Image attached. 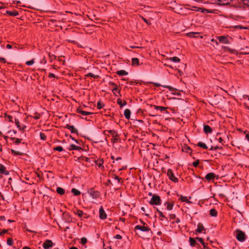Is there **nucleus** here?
Segmentation results:
<instances>
[{
    "label": "nucleus",
    "instance_id": "nucleus-1",
    "mask_svg": "<svg viewBox=\"0 0 249 249\" xmlns=\"http://www.w3.org/2000/svg\"><path fill=\"white\" fill-rule=\"evenodd\" d=\"M236 239L240 242H244L246 239V235L242 231L237 229L235 231Z\"/></svg>",
    "mask_w": 249,
    "mask_h": 249
},
{
    "label": "nucleus",
    "instance_id": "nucleus-2",
    "mask_svg": "<svg viewBox=\"0 0 249 249\" xmlns=\"http://www.w3.org/2000/svg\"><path fill=\"white\" fill-rule=\"evenodd\" d=\"M108 88L112 91L115 96H117V93L120 94L121 89H119L118 85L113 82L110 81L108 84Z\"/></svg>",
    "mask_w": 249,
    "mask_h": 249
},
{
    "label": "nucleus",
    "instance_id": "nucleus-3",
    "mask_svg": "<svg viewBox=\"0 0 249 249\" xmlns=\"http://www.w3.org/2000/svg\"><path fill=\"white\" fill-rule=\"evenodd\" d=\"M161 199L159 196L153 195L149 201V204L151 205H160L161 204Z\"/></svg>",
    "mask_w": 249,
    "mask_h": 249
},
{
    "label": "nucleus",
    "instance_id": "nucleus-4",
    "mask_svg": "<svg viewBox=\"0 0 249 249\" xmlns=\"http://www.w3.org/2000/svg\"><path fill=\"white\" fill-rule=\"evenodd\" d=\"M167 175L169 179H170L172 181H173L174 182H178V179L177 178H176L175 176V175L173 174V171H172V169H169L167 170Z\"/></svg>",
    "mask_w": 249,
    "mask_h": 249
},
{
    "label": "nucleus",
    "instance_id": "nucleus-5",
    "mask_svg": "<svg viewBox=\"0 0 249 249\" xmlns=\"http://www.w3.org/2000/svg\"><path fill=\"white\" fill-rule=\"evenodd\" d=\"M89 194L93 199H96L100 196V193L94 190L93 188H90L88 190Z\"/></svg>",
    "mask_w": 249,
    "mask_h": 249
},
{
    "label": "nucleus",
    "instance_id": "nucleus-6",
    "mask_svg": "<svg viewBox=\"0 0 249 249\" xmlns=\"http://www.w3.org/2000/svg\"><path fill=\"white\" fill-rule=\"evenodd\" d=\"M135 229L139 230L142 231H150V229L148 226H145V223L142 226L137 225L135 227Z\"/></svg>",
    "mask_w": 249,
    "mask_h": 249
},
{
    "label": "nucleus",
    "instance_id": "nucleus-7",
    "mask_svg": "<svg viewBox=\"0 0 249 249\" xmlns=\"http://www.w3.org/2000/svg\"><path fill=\"white\" fill-rule=\"evenodd\" d=\"M53 243L51 240H46L43 244V247L44 249H49L52 247Z\"/></svg>",
    "mask_w": 249,
    "mask_h": 249
},
{
    "label": "nucleus",
    "instance_id": "nucleus-8",
    "mask_svg": "<svg viewBox=\"0 0 249 249\" xmlns=\"http://www.w3.org/2000/svg\"><path fill=\"white\" fill-rule=\"evenodd\" d=\"M76 112L83 116H86L93 114L92 112L83 110L82 107H78L76 109Z\"/></svg>",
    "mask_w": 249,
    "mask_h": 249
},
{
    "label": "nucleus",
    "instance_id": "nucleus-9",
    "mask_svg": "<svg viewBox=\"0 0 249 249\" xmlns=\"http://www.w3.org/2000/svg\"><path fill=\"white\" fill-rule=\"evenodd\" d=\"M216 177L215 174L213 173H209L207 174L205 177V178L208 181H210L211 180H213Z\"/></svg>",
    "mask_w": 249,
    "mask_h": 249
},
{
    "label": "nucleus",
    "instance_id": "nucleus-10",
    "mask_svg": "<svg viewBox=\"0 0 249 249\" xmlns=\"http://www.w3.org/2000/svg\"><path fill=\"white\" fill-rule=\"evenodd\" d=\"M99 217L101 219H105L107 218V214L103 209V207L101 206L99 209Z\"/></svg>",
    "mask_w": 249,
    "mask_h": 249
},
{
    "label": "nucleus",
    "instance_id": "nucleus-11",
    "mask_svg": "<svg viewBox=\"0 0 249 249\" xmlns=\"http://www.w3.org/2000/svg\"><path fill=\"white\" fill-rule=\"evenodd\" d=\"M0 172L4 175H8L9 174L6 167L2 164H0Z\"/></svg>",
    "mask_w": 249,
    "mask_h": 249
},
{
    "label": "nucleus",
    "instance_id": "nucleus-12",
    "mask_svg": "<svg viewBox=\"0 0 249 249\" xmlns=\"http://www.w3.org/2000/svg\"><path fill=\"white\" fill-rule=\"evenodd\" d=\"M217 39L221 43L224 44H228L229 40L228 38L225 36H219L217 37Z\"/></svg>",
    "mask_w": 249,
    "mask_h": 249
},
{
    "label": "nucleus",
    "instance_id": "nucleus-13",
    "mask_svg": "<svg viewBox=\"0 0 249 249\" xmlns=\"http://www.w3.org/2000/svg\"><path fill=\"white\" fill-rule=\"evenodd\" d=\"M65 128L69 129L72 133H78V130L76 129L73 125H70L67 124Z\"/></svg>",
    "mask_w": 249,
    "mask_h": 249
},
{
    "label": "nucleus",
    "instance_id": "nucleus-14",
    "mask_svg": "<svg viewBox=\"0 0 249 249\" xmlns=\"http://www.w3.org/2000/svg\"><path fill=\"white\" fill-rule=\"evenodd\" d=\"M205 231L204 227L202 223H198L197 226V229L196 230V232L201 233Z\"/></svg>",
    "mask_w": 249,
    "mask_h": 249
},
{
    "label": "nucleus",
    "instance_id": "nucleus-15",
    "mask_svg": "<svg viewBox=\"0 0 249 249\" xmlns=\"http://www.w3.org/2000/svg\"><path fill=\"white\" fill-rule=\"evenodd\" d=\"M107 133L110 134L112 137V138H115L118 137L117 133L114 130H105L104 131V133L106 134Z\"/></svg>",
    "mask_w": 249,
    "mask_h": 249
},
{
    "label": "nucleus",
    "instance_id": "nucleus-16",
    "mask_svg": "<svg viewBox=\"0 0 249 249\" xmlns=\"http://www.w3.org/2000/svg\"><path fill=\"white\" fill-rule=\"evenodd\" d=\"M131 65L133 67L139 66L140 65L139 59L137 58H133L132 59Z\"/></svg>",
    "mask_w": 249,
    "mask_h": 249
},
{
    "label": "nucleus",
    "instance_id": "nucleus-17",
    "mask_svg": "<svg viewBox=\"0 0 249 249\" xmlns=\"http://www.w3.org/2000/svg\"><path fill=\"white\" fill-rule=\"evenodd\" d=\"M196 240H197L196 239V238H192V237H190L189 238V242H190V244L191 246L194 247V246H196V245H198L199 246V244L196 243V241H197Z\"/></svg>",
    "mask_w": 249,
    "mask_h": 249
},
{
    "label": "nucleus",
    "instance_id": "nucleus-18",
    "mask_svg": "<svg viewBox=\"0 0 249 249\" xmlns=\"http://www.w3.org/2000/svg\"><path fill=\"white\" fill-rule=\"evenodd\" d=\"M6 14L9 16H17L18 15L19 13L16 10L13 11H6Z\"/></svg>",
    "mask_w": 249,
    "mask_h": 249
},
{
    "label": "nucleus",
    "instance_id": "nucleus-19",
    "mask_svg": "<svg viewBox=\"0 0 249 249\" xmlns=\"http://www.w3.org/2000/svg\"><path fill=\"white\" fill-rule=\"evenodd\" d=\"M131 111L129 109H125L124 111V116L126 119H129L130 117Z\"/></svg>",
    "mask_w": 249,
    "mask_h": 249
},
{
    "label": "nucleus",
    "instance_id": "nucleus-20",
    "mask_svg": "<svg viewBox=\"0 0 249 249\" xmlns=\"http://www.w3.org/2000/svg\"><path fill=\"white\" fill-rule=\"evenodd\" d=\"M204 131L206 133H210L212 132V129L209 125H205L204 126Z\"/></svg>",
    "mask_w": 249,
    "mask_h": 249
},
{
    "label": "nucleus",
    "instance_id": "nucleus-21",
    "mask_svg": "<svg viewBox=\"0 0 249 249\" xmlns=\"http://www.w3.org/2000/svg\"><path fill=\"white\" fill-rule=\"evenodd\" d=\"M199 33L197 32H190L187 34V36L190 37H197Z\"/></svg>",
    "mask_w": 249,
    "mask_h": 249
},
{
    "label": "nucleus",
    "instance_id": "nucleus-22",
    "mask_svg": "<svg viewBox=\"0 0 249 249\" xmlns=\"http://www.w3.org/2000/svg\"><path fill=\"white\" fill-rule=\"evenodd\" d=\"M116 74L120 76L127 75L128 74V72L124 70H120L117 71L116 72Z\"/></svg>",
    "mask_w": 249,
    "mask_h": 249
},
{
    "label": "nucleus",
    "instance_id": "nucleus-23",
    "mask_svg": "<svg viewBox=\"0 0 249 249\" xmlns=\"http://www.w3.org/2000/svg\"><path fill=\"white\" fill-rule=\"evenodd\" d=\"M153 107H154V108L155 109H156V110L159 109L160 111H164V110H166V109L167 108V107H164L158 106H155V105H154Z\"/></svg>",
    "mask_w": 249,
    "mask_h": 249
},
{
    "label": "nucleus",
    "instance_id": "nucleus-24",
    "mask_svg": "<svg viewBox=\"0 0 249 249\" xmlns=\"http://www.w3.org/2000/svg\"><path fill=\"white\" fill-rule=\"evenodd\" d=\"M210 214L212 216H216L217 215V212L215 209H211L210 210Z\"/></svg>",
    "mask_w": 249,
    "mask_h": 249
},
{
    "label": "nucleus",
    "instance_id": "nucleus-25",
    "mask_svg": "<svg viewBox=\"0 0 249 249\" xmlns=\"http://www.w3.org/2000/svg\"><path fill=\"white\" fill-rule=\"evenodd\" d=\"M11 151L12 154L15 156H18V155L21 156V155H23V153L19 152V151H16L14 149H11Z\"/></svg>",
    "mask_w": 249,
    "mask_h": 249
},
{
    "label": "nucleus",
    "instance_id": "nucleus-26",
    "mask_svg": "<svg viewBox=\"0 0 249 249\" xmlns=\"http://www.w3.org/2000/svg\"><path fill=\"white\" fill-rule=\"evenodd\" d=\"M56 192L60 195H63L65 194V190L62 188L57 187Z\"/></svg>",
    "mask_w": 249,
    "mask_h": 249
},
{
    "label": "nucleus",
    "instance_id": "nucleus-27",
    "mask_svg": "<svg viewBox=\"0 0 249 249\" xmlns=\"http://www.w3.org/2000/svg\"><path fill=\"white\" fill-rule=\"evenodd\" d=\"M118 104H119L121 107H123L124 106H125L127 104V103L126 101H124V102H122V100L121 99L119 98L117 100Z\"/></svg>",
    "mask_w": 249,
    "mask_h": 249
},
{
    "label": "nucleus",
    "instance_id": "nucleus-28",
    "mask_svg": "<svg viewBox=\"0 0 249 249\" xmlns=\"http://www.w3.org/2000/svg\"><path fill=\"white\" fill-rule=\"evenodd\" d=\"M197 146H199L200 147H201L204 149H208V146L206 145V144L203 142H199L197 144Z\"/></svg>",
    "mask_w": 249,
    "mask_h": 249
},
{
    "label": "nucleus",
    "instance_id": "nucleus-29",
    "mask_svg": "<svg viewBox=\"0 0 249 249\" xmlns=\"http://www.w3.org/2000/svg\"><path fill=\"white\" fill-rule=\"evenodd\" d=\"M95 163H96V164L99 167H101L104 163L103 160V159H99L96 161Z\"/></svg>",
    "mask_w": 249,
    "mask_h": 249
},
{
    "label": "nucleus",
    "instance_id": "nucleus-30",
    "mask_svg": "<svg viewBox=\"0 0 249 249\" xmlns=\"http://www.w3.org/2000/svg\"><path fill=\"white\" fill-rule=\"evenodd\" d=\"M165 205H166V208L168 210H172L173 208V204L168 202H165Z\"/></svg>",
    "mask_w": 249,
    "mask_h": 249
},
{
    "label": "nucleus",
    "instance_id": "nucleus-31",
    "mask_svg": "<svg viewBox=\"0 0 249 249\" xmlns=\"http://www.w3.org/2000/svg\"><path fill=\"white\" fill-rule=\"evenodd\" d=\"M81 149V148L80 146H78L74 145V144H71V148L70 149V150H79Z\"/></svg>",
    "mask_w": 249,
    "mask_h": 249
},
{
    "label": "nucleus",
    "instance_id": "nucleus-32",
    "mask_svg": "<svg viewBox=\"0 0 249 249\" xmlns=\"http://www.w3.org/2000/svg\"><path fill=\"white\" fill-rule=\"evenodd\" d=\"M71 192L75 196H78V195H80V194H81L80 192L75 188H72L71 190Z\"/></svg>",
    "mask_w": 249,
    "mask_h": 249
},
{
    "label": "nucleus",
    "instance_id": "nucleus-33",
    "mask_svg": "<svg viewBox=\"0 0 249 249\" xmlns=\"http://www.w3.org/2000/svg\"><path fill=\"white\" fill-rule=\"evenodd\" d=\"M86 77H93L95 79L96 78H98L99 77V75H94L93 74V73H88V74H87L86 75H85Z\"/></svg>",
    "mask_w": 249,
    "mask_h": 249
},
{
    "label": "nucleus",
    "instance_id": "nucleus-34",
    "mask_svg": "<svg viewBox=\"0 0 249 249\" xmlns=\"http://www.w3.org/2000/svg\"><path fill=\"white\" fill-rule=\"evenodd\" d=\"M180 200L182 201V202H185L187 203H191V201H190L187 198L186 196H181L180 197Z\"/></svg>",
    "mask_w": 249,
    "mask_h": 249
},
{
    "label": "nucleus",
    "instance_id": "nucleus-35",
    "mask_svg": "<svg viewBox=\"0 0 249 249\" xmlns=\"http://www.w3.org/2000/svg\"><path fill=\"white\" fill-rule=\"evenodd\" d=\"M104 107V104L100 101H98L97 104V107L98 109H100Z\"/></svg>",
    "mask_w": 249,
    "mask_h": 249
},
{
    "label": "nucleus",
    "instance_id": "nucleus-36",
    "mask_svg": "<svg viewBox=\"0 0 249 249\" xmlns=\"http://www.w3.org/2000/svg\"><path fill=\"white\" fill-rule=\"evenodd\" d=\"M53 150L54 151H58L59 152H61L64 150L63 147L61 146H56L53 148Z\"/></svg>",
    "mask_w": 249,
    "mask_h": 249
},
{
    "label": "nucleus",
    "instance_id": "nucleus-37",
    "mask_svg": "<svg viewBox=\"0 0 249 249\" xmlns=\"http://www.w3.org/2000/svg\"><path fill=\"white\" fill-rule=\"evenodd\" d=\"M75 214L78 215L79 217H82V216L84 215V213L82 211L78 210L76 211Z\"/></svg>",
    "mask_w": 249,
    "mask_h": 249
},
{
    "label": "nucleus",
    "instance_id": "nucleus-38",
    "mask_svg": "<svg viewBox=\"0 0 249 249\" xmlns=\"http://www.w3.org/2000/svg\"><path fill=\"white\" fill-rule=\"evenodd\" d=\"M88 240L86 237H83L81 238L80 243L82 245H85L87 243Z\"/></svg>",
    "mask_w": 249,
    "mask_h": 249
},
{
    "label": "nucleus",
    "instance_id": "nucleus-39",
    "mask_svg": "<svg viewBox=\"0 0 249 249\" xmlns=\"http://www.w3.org/2000/svg\"><path fill=\"white\" fill-rule=\"evenodd\" d=\"M112 178H114L115 179H117L118 183L122 182V179L120 178H119L118 176L116 175H112Z\"/></svg>",
    "mask_w": 249,
    "mask_h": 249
},
{
    "label": "nucleus",
    "instance_id": "nucleus-40",
    "mask_svg": "<svg viewBox=\"0 0 249 249\" xmlns=\"http://www.w3.org/2000/svg\"><path fill=\"white\" fill-rule=\"evenodd\" d=\"M170 60L173 61L174 62H178L180 61L179 58L177 56L171 57L170 58Z\"/></svg>",
    "mask_w": 249,
    "mask_h": 249
},
{
    "label": "nucleus",
    "instance_id": "nucleus-41",
    "mask_svg": "<svg viewBox=\"0 0 249 249\" xmlns=\"http://www.w3.org/2000/svg\"><path fill=\"white\" fill-rule=\"evenodd\" d=\"M11 139L12 140H15V141L14 142V143L16 144H18L20 142H21L22 139H18V138H12Z\"/></svg>",
    "mask_w": 249,
    "mask_h": 249
},
{
    "label": "nucleus",
    "instance_id": "nucleus-42",
    "mask_svg": "<svg viewBox=\"0 0 249 249\" xmlns=\"http://www.w3.org/2000/svg\"><path fill=\"white\" fill-rule=\"evenodd\" d=\"M40 137L41 140L45 141L46 139V135L43 133H40Z\"/></svg>",
    "mask_w": 249,
    "mask_h": 249
},
{
    "label": "nucleus",
    "instance_id": "nucleus-43",
    "mask_svg": "<svg viewBox=\"0 0 249 249\" xmlns=\"http://www.w3.org/2000/svg\"><path fill=\"white\" fill-rule=\"evenodd\" d=\"M7 243L9 246H12L13 244V240L12 238H8L7 240Z\"/></svg>",
    "mask_w": 249,
    "mask_h": 249
},
{
    "label": "nucleus",
    "instance_id": "nucleus-44",
    "mask_svg": "<svg viewBox=\"0 0 249 249\" xmlns=\"http://www.w3.org/2000/svg\"><path fill=\"white\" fill-rule=\"evenodd\" d=\"M163 87L169 89V90L171 91H173L176 90V89L175 88H174L170 86H163Z\"/></svg>",
    "mask_w": 249,
    "mask_h": 249
},
{
    "label": "nucleus",
    "instance_id": "nucleus-45",
    "mask_svg": "<svg viewBox=\"0 0 249 249\" xmlns=\"http://www.w3.org/2000/svg\"><path fill=\"white\" fill-rule=\"evenodd\" d=\"M35 62L34 59H32L31 60L28 61L26 62V64L28 66H31L33 65Z\"/></svg>",
    "mask_w": 249,
    "mask_h": 249
},
{
    "label": "nucleus",
    "instance_id": "nucleus-46",
    "mask_svg": "<svg viewBox=\"0 0 249 249\" xmlns=\"http://www.w3.org/2000/svg\"><path fill=\"white\" fill-rule=\"evenodd\" d=\"M222 148V147H218V146H212L211 148L210 149V150H216L218 149H221Z\"/></svg>",
    "mask_w": 249,
    "mask_h": 249
},
{
    "label": "nucleus",
    "instance_id": "nucleus-47",
    "mask_svg": "<svg viewBox=\"0 0 249 249\" xmlns=\"http://www.w3.org/2000/svg\"><path fill=\"white\" fill-rule=\"evenodd\" d=\"M196 239L197 240L196 241H198L199 242H200L201 244H204V240L202 238H201V237H196Z\"/></svg>",
    "mask_w": 249,
    "mask_h": 249
},
{
    "label": "nucleus",
    "instance_id": "nucleus-48",
    "mask_svg": "<svg viewBox=\"0 0 249 249\" xmlns=\"http://www.w3.org/2000/svg\"><path fill=\"white\" fill-rule=\"evenodd\" d=\"M157 211L158 212L160 216L163 217V218H165V215L163 214V213H162V212L161 211L159 210V209L158 208H157Z\"/></svg>",
    "mask_w": 249,
    "mask_h": 249
},
{
    "label": "nucleus",
    "instance_id": "nucleus-49",
    "mask_svg": "<svg viewBox=\"0 0 249 249\" xmlns=\"http://www.w3.org/2000/svg\"><path fill=\"white\" fill-rule=\"evenodd\" d=\"M15 123L17 125V127L19 128V127L21 126L19 124V122L18 119L15 118Z\"/></svg>",
    "mask_w": 249,
    "mask_h": 249
},
{
    "label": "nucleus",
    "instance_id": "nucleus-50",
    "mask_svg": "<svg viewBox=\"0 0 249 249\" xmlns=\"http://www.w3.org/2000/svg\"><path fill=\"white\" fill-rule=\"evenodd\" d=\"M183 151H184L188 153L190 151H191V148L190 147L186 146L184 147V149H183Z\"/></svg>",
    "mask_w": 249,
    "mask_h": 249
},
{
    "label": "nucleus",
    "instance_id": "nucleus-51",
    "mask_svg": "<svg viewBox=\"0 0 249 249\" xmlns=\"http://www.w3.org/2000/svg\"><path fill=\"white\" fill-rule=\"evenodd\" d=\"M170 220H173L176 219V215L175 214H170Z\"/></svg>",
    "mask_w": 249,
    "mask_h": 249
},
{
    "label": "nucleus",
    "instance_id": "nucleus-52",
    "mask_svg": "<svg viewBox=\"0 0 249 249\" xmlns=\"http://www.w3.org/2000/svg\"><path fill=\"white\" fill-rule=\"evenodd\" d=\"M199 163V160H196V161H195V162H194L193 163V165L194 167H197V166H198V165Z\"/></svg>",
    "mask_w": 249,
    "mask_h": 249
},
{
    "label": "nucleus",
    "instance_id": "nucleus-53",
    "mask_svg": "<svg viewBox=\"0 0 249 249\" xmlns=\"http://www.w3.org/2000/svg\"><path fill=\"white\" fill-rule=\"evenodd\" d=\"M114 238L117 239H122V236L120 234H117L114 236Z\"/></svg>",
    "mask_w": 249,
    "mask_h": 249
},
{
    "label": "nucleus",
    "instance_id": "nucleus-54",
    "mask_svg": "<svg viewBox=\"0 0 249 249\" xmlns=\"http://www.w3.org/2000/svg\"><path fill=\"white\" fill-rule=\"evenodd\" d=\"M244 3L245 5L249 7V0H244Z\"/></svg>",
    "mask_w": 249,
    "mask_h": 249
},
{
    "label": "nucleus",
    "instance_id": "nucleus-55",
    "mask_svg": "<svg viewBox=\"0 0 249 249\" xmlns=\"http://www.w3.org/2000/svg\"><path fill=\"white\" fill-rule=\"evenodd\" d=\"M26 128V126L25 125H23L22 126H20L19 128V130L24 131L25 129Z\"/></svg>",
    "mask_w": 249,
    "mask_h": 249
},
{
    "label": "nucleus",
    "instance_id": "nucleus-56",
    "mask_svg": "<svg viewBox=\"0 0 249 249\" xmlns=\"http://www.w3.org/2000/svg\"><path fill=\"white\" fill-rule=\"evenodd\" d=\"M175 220V221H172L173 223H174L175 222H176L177 223H178L179 222H180V220L178 218H176V219Z\"/></svg>",
    "mask_w": 249,
    "mask_h": 249
},
{
    "label": "nucleus",
    "instance_id": "nucleus-57",
    "mask_svg": "<svg viewBox=\"0 0 249 249\" xmlns=\"http://www.w3.org/2000/svg\"><path fill=\"white\" fill-rule=\"evenodd\" d=\"M0 61L4 63H5L6 62V59L3 57H0Z\"/></svg>",
    "mask_w": 249,
    "mask_h": 249
},
{
    "label": "nucleus",
    "instance_id": "nucleus-58",
    "mask_svg": "<svg viewBox=\"0 0 249 249\" xmlns=\"http://www.w3.org/2000/svg\"><path fill=\"white\" fill-rule=\"evenodd\" d=\"M111 141L113 143H115L118 141V139H117V137L113 138V139L111 140Z\"/></svg>",
    "mask_w": 249,
    "mask_h": 249
},
{
    "label": "nucleus",
    "instance_id": "nucleus-59",
    "mask_svg": "<svg viewBox=\"0 0 249 249\" xmlns=\"http://www.w3.org/2000/svg\"><path fill=\"white\" fill-rule=\"evenodd\" d=\"M48 76L50 78H54L55 77V75L54 74H53V73H49Z\"/></svg>",
    "mask_w": 249,
    "mask_h": 249
},
{
    "label": "nucleus",
    "instance_id": "nucleus-60",
    "mask_svg": "<svg viewBox=\"0 0 249 249\" xmlns=\"http://www.w3.org/2000/svg\"><path fill=\"white\" fill-rule=\"evenodd\" d=\"M7 118L9 119V120L10 122H13V120H12V116H10V115H8L7 116Z\"/></svg>",
    "mask_w": 249,
    "mask_h": 249
},
{
    "label": "nucleus",
    "instance_id": "nucleus-61",
    "mask_svg": "<svg viewBox=\"0 0 249 249\" xmlns=\"http://www.w3.org/2000/svg\"><path fill=\"white\" fill-rule=\"evenodd\" d=\"M8 231V230H3L2 231H1V233L2 234H5V233H6Z\"/></svg>",
    "mask_w": 249,
    "mask_h": 249
},
{
    "label": "nucleus",
    "instance_id": "nucleus-62",
    "mask_svg": "<svg viewBox=\"0 0 249 249\" xmlns=\"http://www.w3.org/2000/svg\"><path fill=\"white\" fill-rule=\"evenodd\" d=\"M218 140L219 142H220V143L223 144V140L222 139V138L221 137H219L218 139Z\"/></svg>",
    "mask_w": 249,
    "mask_h": 249
},
{
    "label": "nucleus",
    "instance_id": "nucleus-63",
    "mask_svg": "<svg viewBox=\"0 0 249 249\" xmlns=\"http://www.w3.org/2000/svg\"><path fill=\"white\" fill-rule=\"evenodd\" d=\"M203 246V249H206L208 248L207 247V244H205V242H204V244H202Z\"/></svg>",
    "mask_w": 249,
    "mask_h": 249
},
{
    "label": "nucleus",
    "instance_id": "nucleus-64",
    "mask_svg": "<svg viewBox=\"0 0 249 249\" xmlns=\"http://www.w3.org/2000/svg\"><path fill=\"white\" fill-rule=\"evenodd\" d=\"M6 48L8 49H10L12 48V47L11 45L8 44H7Z\"/></svg>",
    "mask_w": 249,
    "mask_h": 249
}]
</instances>
